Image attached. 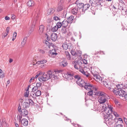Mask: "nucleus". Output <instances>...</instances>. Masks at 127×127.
I'll return each mask as SVG.
<instances>
[{"label": "nucleus", "instance_id": "16", "mask_svg": "<svg viewBox=\"0 0 127 127\" xmlns=\"http://www.w3.org/2000/svg\"><path fill=\"white\" fill-rule=\"evenodd\" d=\"M21 124L24 126H26L28 124V120L25 119H23L21 120Z\"/></svg>", "mask_w": 127, "mask_h": 127}, {"label": "nucleus", "instance_id": "3", "mask_svg": "<svg viewBox=\"0 0 127 127\" xmlns=\"http://www.w3.org/2000/svg\"><path fill=\"white\" fill-rule=\"evenodd\" d=\"M51 71L49 70L48 71L47 74H41L38 78V79L40 82L45 81H47L50 79V75L51 74Z\"/></svg>", "mask_w": 127, "mask_h": 127}, {"label": "nucleus", "instance_id": "42", "mask_svg": "<svg viewBox=\"0 0 127 127\" xmlns=\"http://www.w3.org/2000/svg\"><path fill=\"white\" fill-rule=\"evenodd\" d=\"M29 94V91L26 90V92L25 93L24 95L25 97H28Z\"/></svg>", "mask_w": 127, "mask_h": 127}, {"label": "nucleus", "instance_id": "57", "mask_svg": "<svg viewBox=\"0 0 127 127\" xmlns=\"http://www.w3.org/2000/svg\"><path fill=\"white\" fill-rule=\"evenodd\" d=\"M35 26V25L34 24L32 25L31 26V28H32V29L31 30L32 32L33 31V29L34 28Z\"/></svg>", "mask_w": 127, "mask_h": 127}, {"label": "nucleus", "instance_id": "56", "mask_svg": "<svg viewBox=\"0 0 127 127\" xmlns=\"http://www.w3.org/2000/svg\"><path fill=\"white\" fill-rule=\"evenodd\" d=\"M116 120H117V122H118V121H120L122 123H123V120L121 118H118V119H117Z\"/></svg>", "mask_w": 127, "mask_h": 127}, {"label": "nucleus", "instance_id": "28", "mask_svg": "<svg viewBox=\"0 0 127 127\" xmlns=\"http://www.w3.org/2000/svg\"><path fill=\"white\" fill-rule=\"evenodd\" d=\"M47 62V61L45 60H43L39 61H38L36 62L37 64H43L46 63Z\"/></svg>", "mask_w": 127, "mask_h": 127}, {"label": "nucleus", "instance_id": "13", "mask_svg": "<svg viewBox=\"0 0 127 127\" xmlns=\"http://www.w3.org/2000/svg\"><path fill=\"white\" fill-rule=\"evenodd\" d=\"M85 6L84 5V4L83 3H81L79 4H77V7L79 9H81L82 8H83L82 9L83 12H85V11L87 10V8H85Z\"/></svg>", "mask_w": 127, "mask_h": 127}, {"label": "nucleus", "instance_id": "4", "mask_svg": "<svg viewBox=\"0 0 127 127\" xmlns=\"http://www.w3.org/2000/svg\"><path fill=\"white\" fill-rule=\"evenodd\" d=\"M93 70L91 72L93 75L94 77V79L97 82L100 83H102V78L99 75H98V72L96 71H95V69L93 68Z\"/></svg>", "mask_w": 127, "mask_h": 127}, {"label": "nucleus", "instance_id": "61", "mask_svg": "<svg viewBox=\"0 0 127 127\" xmlns=\"http://www.w3.org/2000/svg\"><path fill=\"white\" fill-rule=\"evenodd\" d=\"M17 36V33L16 32H14L13 33V37L16 38Z\"/></svg>", "mask_w": 127, "mask_h": 127}, {"label": "nucleus", "instance_id": "6", "mask_svg": "<svg viewBox=\"0 0 127 127\" xmlns=\"http://www.w3.org/2000/svg\"><path fill=\"white\" fill-rule=\"evenodd\" d=\"M98 106V107H97L96 106H94V108L93 110L94 111H98L101 112L105 111L106 110V107L105 105L103 104L102 105H99Z\"/></svg>", "mask_w": 127, "mask_h": 127}, {"label": "nucleus", "instance_id": "9", "mask_svg": "<svg viewBox=\"0 0 127 127\" xmlns=\"http://www.w3.org/2000/svg\"><path fill=\"white\" fill-rule=\"evenodd\" d=\"M113 108L111 106L108 105L107 107L106 110H105L106 112L107 113L106 115H111V114L112 113Z\"/></svg>", "mask_w": 127, "mask_h": 127}, {"label": "nucleus", "instance_id": "29", "mask_svg": "<svg viewBox=\"0 0 127 127\" xmlns=\"http://www.w3.org/2000/svg\"><path fill=\"white\" fill-rule=\"evenodd\" d=\"M5 77V75L4 73L0 69V78H2Z\"/></svg>", "mask_w": 127, "mask_h": 127}, {"label": "nucleus", "instance_id": "39", "mask_svg": "<svg viewBox=\"0 0 127 127\" xmlns=\"http://www.w3.org/2000/svg\"><path fill=\"white\" fill-rule=\"evenodd\" d=\"M55 11L54 9L53 8H51L48 11V12H49V14H51L53 13Z\"/></svg>", "mask_w": 127, "mask_h": 127}, {"label": "nucleus", "instance_id": "50", "mask_svg": "<svg viewBox=\"0 0 127 127\" xmlns=\"http://www.w3.org/2000/svg\"><path fill=\"white\" fill-rule=\"evenodd\" d=\"M53 19L54 20H55L56 21L60 20V18L59 17L56 16H55L54 17Z\"/></svg>", "mask_w": 127, "mask_h": 127}, {"label": "nucleus", "instance_id": "37", "mask_svg": "<svg viewBox=\"0 0 127 127\" xmlns=\"http://www.w3.org/2000/svg\"><path fill=\"white\" fill-rule=\"evenodd\" d=\"M79 71L83 74L86 76V77H87V74L86 73V72L84 71L83 69H80Z\"/></svg>", "mask_w": 127, "mask_h": 127}, {"label": "nucleus", "instance_id": "54", "mask_svg": "<svg viewBox=\"0 0 127 127\" xmlns=\"http://www.w3.org/2000/svg\"><path fill=\"white\" fill-rule=\"evenodd\" d=\"M29 104L32 105L33 104V102L31 98L29 99Z\"/></svg>", "mask_w": 127, "mask_h": 127}, {"label": "nucleus", "instance_id": "40", "mask_svg": "<svg viewBox=\"0 0 127 127\" xmlns=\"http://www.w3.org/2000/svg\"><path fill=\"white\" fill-rule=\"evenodd\" d=\"M102 83L104 86L106 87H108V83L105 81H103L102 82Z\"/></svg>", "mask_w": 127, "mask_h": 127}, {"label": "nucleus", "instance_id": "52", "mask_svg": "<svg viewBox=\"0 0 127 127\" xmlns=\"http://www.w3.org/2000/svg\"><path fill=\"white\" fill-rule=\"evenodd\" d=\"M42 74V72H39L38 73H37V74L35 76V77L34 78H37L39 76H40L41 75V74Z\"/></svg>", "mask_w": 127, "mask_h": 127}, {"label": "nucleus", "instance_id": "59", "mask_svg": "<svg viewBox=\"0 0 127 127\" xmlns=\"http://www.w3.org/2000/svg\"><path fill=\"white\" fill-rule=\"evenodd\" d=\"M34 79V77H32V78H31V79H30L29 81V83H31V82H32V80H33Z\"/></svg>", "mask_w": 127, "mask_h": 127}, {"label": "nucleus", "instance_id": "33", "mask_svg": "<svg viewBox=\"0 0 127 127\" xmlns=\"http://www.w3.org/2000/svg\"><path fill=\"white\" fill-rule=\"evenodd\" d=\"M35 93L36 96H40L41 94V91L38 90L37 91L35 92Z\"/></svg>", "mask_w": 127, "mask_h": 127}, {"label": "nucleus", "instance_id": "51", "mask_svg": "<svg viewBox=\"0 0 127 127\" xmlns=\"http://www.w3.org/2000/svg\"><path fill=\"white\" fill-rule=\"evenodd\" d=\"M3 124V120L2 119H1L0 120V127H2V125Z\"/></svg>", "mask_w": 127, "mask_h": 127}, {"label": "nucleus", "instance_id": "55", "mask_svg": "<svg viewBox=\"0 0 127 127\" xmlns=\"http://www.w3.org/2000/svg\"><path fill=\"white\" fill-rule=\"evenodd\" d=\"M35 11L36 12V13L35 16H36V17L38 18V17L39 16L38 15L39 14V13H38L39 11L38 10H37L36 9Z\"/></svg>", "mask_w": 127, "mask_h": 127}, {"label": "nucleus", "instance_id": "53", "mask_svg": "<svg viewBox=\"0 0 127 127\" xmlns=\"http://www.w3.org/2000/svg\"><path fill=\"white\" fill-rule=\"evenodd\" d=\"M82 52L80 50H77L76 52V54L80 56L82 54Z\"/></svg>", "mask_w": 127, "mask_h": 127}, {"label": "nucleus", "instance_id": "43", "mask_svg": "<svg viewBox=\"0 0 127 127\" xmlns=\"http://www.w3.org/2000/svg\"><path fill=\"white\" fill-rule=\"evenodd\" d=\"M38 88L37 86H35L32 89V92H34L38 89Z\"/></svg>", "mask_w": 127, "mask_h": 127}, {"label": "nucleus", "instance_id": "62", "mask_svg": "<svg viewBox=\"0 0 127 127\" xmlns=\"http://www.w3.org/2000/svg\"><path fill=\"white\" fill-rule=\"evenodd\" d=\"M36 86L37 87H40L41 86V83H37L36 84Z\"/></svg>", "mask_w": 127, "mask_h": 127}, {"label": "nucleus", "instance_id": "22", "mask_svg": "<svg viewBox=\"0 0 127 127\" xmlns=\"http://www.w3.org/2000/svg\"><path fill=\"white\" fill-rule=\"evenodd\" d=\"M62 26L64 27H67L68 25L69 22L66 20H64L62 22Z\"/></svg>", "mask_w": 127, "mask_h": 127}, {"label": "nucleus", "instance_id": "45", "mask_svg": "<svg viewBox=\"0 0 127 127\" xmlns=\"http://www.w3.org/2000/svg\"><path fill=\"white\" fill-rule=\"evenodd\" d=\"M38 50L40 53L42 54H44L45 53V51L41 49H39Z\"/></svg>", "mask_w": 127, "mask_h": 127}, {"label": "nucleus", "instance_id": "31", "mask_svg": "<svg viewBox=\"0 0 127 127\" xmlns=\"http://www.w3.org/2000/svg\"><path fill=\"white\" fill-rule=\"evenodd\" d=\"M64 7L63 5H61V4H59L57 8V10L58 11H61L63 9Z\"/></svg>", "mask_w": 127, "mask_h": 127}, {"label": "nucleus", "instance_id": "26", "mask_svg": "<svg viewBox=\"0 0 127 127\" xmlns=\"http://www.w3.org/2000/svg\"><path fill=\"white\" fill-rule=\"evenodd\" d=\"M78 8L77 7H75L73 8L71 10V12L74 15H76L77 14L78 12Z\"/></svg>", "mask_w": 127, "mask_h": 127}, {"label": "nucleus", "instance_id": "24", "mask_svg": "<svg viewBox=\"0 0 127 127\" xmlns=\"http://www.w3.org/2000/svg\"><path fill=\"white\" fill-rule=\"evenodd\" d=\"M67 64V62L65 60H64L60 64V65L62 67L66 66Z\"/></svg>", "mask_w": 127, "mask_h": 127}, {"label": "nucleus", "instance_id": "1", "mask_svg": "<svg viewBox=\"0 0 127 127\" xmlns=\"http://www.w3.org/2000/svg\"><path fill=\"white\" fill-rule=\"evenodd\" d=\"M97 88L94 87L92 85L88 83V95L90 96L89 98L90 99H93V96L94 93V95H96L95 94L97 92L96 91Z\"/></svg>", "mask_w": 127, "mask_h": 127}, {"label": "nucleus", "instance_id": "38", "mask_svg": "<svg viewBox=\"0 0 127 127\" xmlns=\"http://www.w3.org/2000/svg\"><path fill=\"white\" fill-rule=\"evenodd\" d=\"M58 29V28L56 25L52 28V30L53 32H56L57 31Z\"/></svg>", "mask_w": 127, "mask_h": 127}, {"label": "nucleus", "instance_id": "44", "mask_svg": "<svg viewBox=\"0 0 127 127\" xmlns=\"http://www.w3.org/2000/svg\"><path fill=\"white\" fill-rule=\"evenodd\" d=\"M74 77L76 79V81L77 80H79L81 79L80 76L78 75H76L75 76L74 75Z\"/></svg>", "mask_w": 127, "mask_h": 127}, {"label": "nucleus", "instance_id": "58", "mask_svg": "<svg viewBox=\"0 0 127 127\" xmlns=\"http://www.w3.org/2000/svg\"><path fill=\"white\" fill-rule=\"evenodd\" d=\"M49 53H56V50L55 49H53L49 51Z\"/></svg>", "mask_w": 127, "mask_h": 127}, {"label": "nucleus", "instance_id": "23", "mask_svg": "<svg viewBox=\"0 0 127 127\" xmlns=\"http://www.w3.org/2000/svg\"><path fill=\"white\" fill-rule=\"evenodd\" d=\"M30 98H31V97L33 98L34 100H35L36 99V97L35 92H32L30 93Z\"/></svg>", "mask_w": 127, "mask_h": 127}, {"label": "nucleus", "instance_id": "64", "mask_svg": "<svg viewBox=\"0 0 127 127\" xmlns=\"http://www.w3.org/2000/svg\"><path fill=\"white\" fill-rule=\"evenodd\" d=\"M116 127H123V126L122 125L118 124L116 126Z\"/></svg>", "mask_w": 127, "mask_h": 127}, {"label": "nucleus", "instance_id": "35", "mask_svg": "<svg viewBox=\"0 0 127 127\" xmlns=\"http://www.w3.org/2000/svg\"><path fill=\"white\" fill-rule=\"evenodd\" d=\"M51 55V57L52 58L55 57L58 54L57 53H49Z\"/></svg>", "mask_w": 127, "mask_h": 127}, {"label": "nucleus", "instance_id": "34", "mask_svg": "<svg viewBox=\"0 0 127 127\" xmlns=\"http://www.w3.org/2000/svg\"><path fill=\"white\" fill-rule=\"evenodd\" d=\"M65 53H66V56L67 59L68 60H70L71 57L69 53L67 52H66Z\"/></svg>", "mask_w": 127, "mask_h": 127}, {"label": "nucleus", "instance_id": "21", "mask_svg": "<svg viewBox=\"0 0 127 127\" xmlns=\"http://www.w3.org/2000/svg\"><path fill=\"white\" fill-rule=\"evenodd\" d=\"M27 39V37H25L24 38L21 42V46L22 47H23L25 45L26 43Z\"/></svg>", "mask_w": 127, "mask_h": 127}, {"label": "nucleus", "instance_id": "10", "mask_svg": "<svg viewBox=\"0 0 127 127\" xmlns=\"http://www.w3.org/2000/svg\"><path fill=\"white\" fill-rule=\"evenodd\" d=\"M74 73L72 71H69L67 72L66 74V77H67L68 79L71 80L74 77Z\"/></svg>", "mask_w": 127, "mask_h": 127}, {"label": "nucleus", "instance_id": "47", "mask_svg": "<svg viewBox=\"0 0 127 127\" xmlns=\"http://www.w3.org/2000/svg\"><path fill=\"white\" fill-rule=\"evenodd\" d=\"M114 115L116 117H118L119 116V114H118L117 113L113 111V112Z\"/></svg>", "mask_w": 127, "mask_h": 127}, {"label": "nucleus", "instance_id": "63", "mask_svg": "<svg viewBox=\"0 0 127 127\" xmlns=\"http://www.w3.org/2000/svg\"><path fill=\"white\" fill-rule=\"evenodd\" d=\"M81 0H77L76 1V3L77 4H79L80 3H81L80 1Z\"/></svg>", "mask_w": 127, "mask_h": 127}, {"label": "nucleus", "instance_id": "5", "mask_svg": "<svg viewBox=\"0 0 127 127\" xmlns=\"http://www.w3.org/2000/svg\"><path fill=\"white\" fill-rule=\"evenodd\" d=\"M104 122L106 124L110 125L112 124L113 120L114 119L112 115H105L104 117Z\"/></svg>", "mask_w": 127, "mask_h": 127}, {"label": "nucleus", "instance_id": "27", "mask_svg": "<svg viewBox=\"0 0 127 127\" xmlns=\"http://www.w3.org/2000/svg\"><path fill=\"white\" fill-rule=\"evenodd\" d=\"M23 105L24 108H27L29 107L30 104L28 102L26 101L23 103Z\"/></svg>", "mask_w": 127, "mask_h": 127}, {"label": "nucleus", "instance_id": "20", "mask_svg": "<svg viewBox=\"0 0 127 127\" xmlns=\"http://www.w3.org/2000/svg\"><path fill=\"white\" fill-rule=\"evenodd\" d=\"M120 89L115 88L113 90L114 93L116 95H119V94Z\"/></svg>", "mask_w": 127, "mask_h": 127}, {"label": "nucleus", "instance_id": "41", "mask_svg": "<svg viewBox=\"0 0 127 127\" xmlns=\"http://www.w3.org/2000/svg\"><path fill=\"white\" fill-rule=\"evenodd\" d=\"M119 3L118 5L119 4H120V5H120V4H121V6H123V5H125V4L123 1L122 0H119Z\"/></svg>", "mask_w": 127, "mask_h": 127}, {"label": "nucleus", "instance_id": "30", "mask_svg": "<svg viewBox=\"0 0 127 127\" xmlns=\"http://www.w3.org/2000/svg\"><path fill=\"white\" fill-rule=\"evenodd\" d=\"M51 74L50 75V79L52 78V79L54 80L57 78V75H55V74H52V72L51 71Z\"/></svg>", "mask_w": 127, "mask_h": 127}, {"label": "nucleus", "instance_id": "8", "mask_svg": "<svg viewBox=\"0 0 127 127\" xmlns=\"http://www.w3.org/2000/svg\"><path fill=\"white\" fill-rule=\"evenodd\" d=\"M76 82L77 84L79 86L83 87L84 86V88L86 90L87 89V83L85 82L84 80L81 79L76 80Z\"/></svg>", "mask_w": 127, "mask_h": 127}, {"label": "nucleus", "instance_id": "48", "mask_svg": "<svg viewBox=\"0 0 127 127\" xmlns=\"http://www.w3.org/2000/svg\"><path fill=\"white\" fill-rule=\"evenodd\" d=\"M71 53L72 55L73 56L75 55L76 54V52L73 50H71Z\"/></svg>", "mask_w": 127, "mask_h": 127}, {"label": "nucleus", "instance_id": "17", "mask_svg": "<svg viewBox=\"0 0 127 127\" xmlns=\"http://www.w3.org/2000/svg\"><path fill=\"white\" fill-rule=\"evenodd\" d=\"M21 114L22 116H26L28 114V112L25 109H22L21 111Z\"/></svg>", "mask_w": 127, "mask_h": 127}, {"label": "nucleus", "instance_id": "15", "mask_svg": "<svg viewBox=\"0 0 127 127\" xmlns=\"http://www.w3.org/2000/svg\"><path fill=\"white\" fill-rule=\"evenodd\" d=\"M51 40L54 41H55L57 39V36L56 34L53 33L51 35Z\"/></svg>", "mask_w": 127, "mask_h": 127}, {"label": "nucleus", "instance_id": "12", "mask_svg": "<svg viewBox=\"0 0 127 127\" xmlns=\"http://www.w3.org/2000/svg\"><path fill=\"white\" fill-rule=\"evenodd\" d=\"M79 63V62L76 61L72 62V64L74 65V67L75 69L78 70L80 68Z\"/></svg>", "mask_w": 127, "mask_h": 127}, {"label": "nucleus", "instance_id": "36", "mask_svg": "<svg viewBox=\"0 0 127 127\" xmlns=\"http://www.w3.org/2000/svg\"><path fill=\"white\" fill-rule=\"evenodd\" d=\"M56 26L58 28H60L62 26V23L60 22H59L57 23Z\"/></svg>", "mask_w": 127, "mask_h": 127}, {"label": "nucleus", "instance_id": "32", "mask_svg": "<svg viewBox=\"0 0 127 127\" xmlns=\"http://www.w3.org/2000/svg\"><path fill=\"white\" fill-rule=\"evenodd\" d=\"M63 48L65 50H66L68 49V46L66 43H64L62 45Z\"/></svg>", "mask_w": 127, "mask_h": 127}, {"label": "nucleus", "instance_id": "49", "mask_svg": "<svg viewBox=\"0 0 127 127\" xmlns=\"http://www.w3.org/2000/svg\"><path fill=\"white\" fill-rule=\"evenodd\" d=\"M22 116L21 115H18L17 117V119L19 121H20L22 118Z\"/></svg>", "mask_w": 127, "mask_h": 127}, {"label": "nucleus", "instance_id": "60", "mask_svg": "<svg viewBox=\"0 0 127 127\" xmlns=\"http://www.w3.org/2000/svg\"><path fill=\"white\" fill-rule=\"evenodd\" d=\"M64 2V1L63 0H61L59 2V4H61V5H62V4Z\"/></svg>", "mask_w": 127, "mask_h": 127}, {"label": "nucleus", "instance_id": "2", "mask_svg": "<svg viewBox=\"0 0 127 127\" xmlns=\"http://www.w3.org/2000/svg\"><path fill=\"white\" fill-rule=\"evenodd\" d=\"M95 94L98 96V101L100 104L105 103L107 98V95L105 93L101 92H97Z\"/></svg>", "mask_w": 127, "mask_h": 127}, {"label": "nucleus", "instance_id": "25", "mask_svg": "<svg viewBox=\"0 0 127 127\" xmlns=\"http://www.w3.org/2000/svg\"><path fill=\"white\" fill-rule=\"evenodd\" d=\"M74 18V16L71 15L68 18H67V20L69 23H71L73 22V20Z\"/></svg>", "mask_w": 127, "mask_h": 127}, {"label": "nucleus", "instance_id": "19", "mask_svg": "<svg viewBox=\"0 0 127 127\" xmlns=\"http://www.w3.org/2000/svg\"><path fill=\"white\" fill-rule=\"evenodd\" d=\"M27 4L29 7H32L34 6V3L33 0H30L27 2Z\"/></svg>", "mask_w": 127, "mask_h": 127}, {"label": "nucleus", "instance_id": "14", "mask_svg": "<svg viewBox=\"0 0 127 127\" xmlns=\"http://www.w3.org/2000/svg\"><path fill=\"white\" fill-rule=\"evenodd\" d=\"M45 28L43 25H41L40 26L39 30V33L40 35L44 33Z\"/></svg>", "mask_w": 127, "mask_h": 127}, {"label": "nucleus", "instance_id": "18", "mask_svg": "<svg viewBox=\"0 0 127 127\" xmlns=\"http://www.w3.org/2000/svg\"><path fill=\"white\" fill-rule=\"evenodd\" d=\"M119 90L120 92L119 95L120 96L124 97L126 94V92L121 89H120Z\"/></svg>", "mask_w": 127, "mask_h": 127}, {"label": "nucleus", "instance_id": "11", "mask_svg": "<svg viewBox=\"0 0 127 127\" xmlns=\"http://www.w3.org/2000/svg\"><path fill=\"white\" fill-rule=\"evenodd\" d=\"M118 9L121 10L122 14L123 15H125L126 14L127 12V10L125 8L122 6L121 5H120V4L119 5V7Z\"/></svg>", "mask_w": 127, "mask_h": 127}, {"label": "nucleus", "instance_id": "7", "mask_svg": "<svg viewBox=\"0 0 127 127\" xmlns=\"http://www.w3.org/2000/svg\"><path fill=\"white\" fill-rule=\"evenodd\" d=\"M104 1V0H89V4H93L96 6H100L101 5V3Z\"/></svg>", "mask_w": 127, "mask_h": 127}, {"label": "nucleus", "instance_id": "46", "mask_svg": "<svg viewBox=\"0 0 127 127\" xmlns=\"http://www.w3.org/2000/svg\"><path fill=\"white\" fill-rule=\"evenodd\" d=\"M82 61L83 62V63L85 64H87V62L86 60H85V59H83L82 60Z\"/></svg>", "mask_w": 127, "mask_h": 127}]
</instances>
